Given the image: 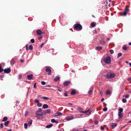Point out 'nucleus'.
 <instances>
[{
  "label": "nucleus",
  "mask_w": 131,
  "mask_h": 131,
  "mask_svg": "<svg viewBox=\"0 0 131 131\" xmlns=\"http://www.w3.org/2000/svg\"><path fill=\"white\" fill-rule=\"evenodd\" d=\"M34 87L35 89L36 88V83H35L34 85Z\"/></svg>",
  "instance_id": "46"
},
{
  "label": "nucleus",
  "mask_w": 131,
  "mask_h": 131,
  "mask_svg": "<svg viewBox=\"0 0 131 131\" xmlns=\"http://www.w3.org/2000/svg\"><path fill=\"white\" fill-rule=\"evenodd\" d=\"M30 41L32 43H34L35 42L34 40V39H32L30 40Z\"/></svg>",
  "instance_id": "42"
},
{
  "label": "nucleus",
  "mask_w": 131,
  "mask_h": 131,
  "mask_svg": "<svg viewBox=\"0 0 131 131\" xmlns=\"http://www.w3.org/2000/svg\"><path fill=\"white\" fill-rule=\"evenodd\" d=\"M22 77V76L20 74L18 76V79H21Z\"/></svg>",
  "instance_id": "44"
},
{
  "label": "nucleus",
  "mask_w": 131,
  "mask_h": 131,
  "mask_svg": "<svg viewBox=\"0 0 131 131\" xmlns=\"http://www.w3.org/2000/svg\"><path fill=\"white\" fill-rule=\"evenodd\" d=\"M64 95L66 96H67V94L66 93H64Z\"/></svg>",
  "instance_id": "54"
},
{
  "label": "nucleus",
  "mask_w": 131,
  "mask_h": 131,
  "mask_svg": "<svg viewBox=\"0 0 131 131\" xmlns=\"http://www.w3.org/2000/svg\"><path fill=\"white\" fill-rule=\"evenodd\" d=\"M27 78L28 80H30L33 78V75L32 74L29 75L27 76Z\"/></svg>",
  "instance_id": "14"
},
{
  "label": "nucleus",
  "mask_w": 131,
  "mask_h": 131,
  "mask_svg": "<svg viewBox=\"0 0 131 131\" xmlns=\"http://www.w3.org/2000/svg\"><path fill=\"white\" fill-rule=\"evenodd\" d=\"M129 11V9L127 8H126L125 9V10L124 12L123 15L124 16L126 15L127 13Z\"/></svg>",
  "instance_id": "9"
},
{
  "label": "nucleus",
  "mask_w": 131,
  "mask_h": 131,
  "mask_svg": "<svg viewBox=\"0 0 131 131\" xmlns=\"http://www.w3.org/2000/svg\"><path fill=\"white\" fill-rule=\"evenodd\" d=\"M131 123V121H129L128 122V123Z\"/></svg>",
  "instance_id": "64"
},
{
  "label": "nucleus",
  "mask_w": 131,
  "mask_h": 131,
  "mask_svg": "<svg viewBox=\"0 0 131 131\" xmlns=\"http://www.w3.org/2000/svg\"><path fill=\"white\" fill-rule=\"evenodd\" d=\"M92 111L90 110H89L85 112H84L83 113H85L86 115H89L91 114Z\"/></svg>",
  "instance_id": "10"
},
{
  "label": "nucleus",
  "mask_w": 131,
  "mask_h": 131,
  "mask_svg": "<svg viewBox=\"0 0 131 131\" xmlns=\"http://www.w3.org/2000/svg\"><path fill=\"white\" fill-rule=\"evenodd\" d=\"M115 76V73H109L107 74L106 77L108 78L111 79L113 78Z\"/></svg>",
  "instance_id": "4"
},
{
  "label": "nucleus",
  "mask_w": 131,
  "mask_h": 131,
  "mask_svg": "<svg viewBox=\"0 0 131 131\" xmlns=\"http://www.w3.org/2000/svg\"><path fill=\"white\" fill-rule=\"evenodd\" d=\"M35 102L37 103V105L39 107H41L42 105V103L39 102V100L37 99H36L35 100Z\"/></svg>",
  "instance_id": "5"
},
{
  "label": "nucleus",
  "mask_w": 131,
  "mask_h": 131,
  "mask_svg": "<svg viewBox=\"0 0 131 131\" xmlns=\"http://www.w3.org/2000/svg\"><path fill=\"white\" fill-rule=\"evenodd\" d=\"M104 111H106L107 110V108L106 107L104 108L103 109Z\"/></svg>",
  "instance_id": "43"
},
{
  "label": "nucleus",
  "mask_w": 131,
  "mask_h": 131,
  "mask_svg": "<svg viewBox=\"0 0 131 131\" xmlns=\"http://www.w3.org/2000/svg\"><path fill=\"white\" fill-rule=\"evenodd\" d=\"M73 131H78L79 130L78 129H74L73 130Z\"/></svg>",
  "instance_id": "52"
},
{
  "label": "nucleus",
  "mask_w": 131,
  "mask_h": 131,
  "mask_svg": "<svg viewBox=\"0 0 131 131\" xmlns=\"http://www.w3.org/2000/svg\"><path fill=\"white\" fill-rule=\"evenodd\" d=\"M118 116L119 118H121L122 116V113L118 112Z\"/></svg>",
  "instance_id": "26"
},
{
  "label": "nucleus",
  "mask_w": 131,
  "mask_h": 131,
  "mask_svg": "<svg viewBox=\"0 0 131 131\" xmlns=\"http://www.w3.org/2000/svg\"><path fill=\"white\" fill-rule=\"evenodd\" d=\"M73 118V117L72 116H68L67 117L66 119L68 121H69Z\"/></svg>",
  "instance_id": "15"
},
{
  "label": "nucleus",
  "mask_w": 131,
  "mask_h": 131,
  "mask_svg": "<svg viewBox=\"0 0 131 131\" xmlns=\"http://www.w3.org/2000/svg\"><path fill=\"white\" fill-rule=\"evenodd\" d=\"M129 66L131 67V63H129Z\"/></svg>",
  "instance_id": "61"
},
{
  "label": "nucleus",
  "mask_w": 131,
  "mask_h": 131,
  "mask_svg": "<svg viewBox=\"0 0 131 131\" xmlns=\"http://www.w3.org/2000/svg\"><path fill=\"white\" fill-rule=\"evenodd\" d=\"M100 94H101V95H102V94H103V93H102V92L101 91L100 92Z\"/></svg>",
  "instance_id": "56"
},
{
  "label": "nucleus",
  "mask_w": 131,
  "mask_h": 131,
  "mask_svg": "<svg viewBox=\"0 0 131 131\" xmlns=\"http://www.w3.org/2000/svg\"><path fill=\"white\" fill-rule=\"evenodd\" d=\"M26 50H27L28 49V45H26Z\"/></svg>",
  "instance_id": "53"
},
{
  "label": "nucleus",
  "mask_w": 131,
  "mask_h": 131,
  "mask_svg": "<svg viewBox=\"0 0 131 131\" xmlns=\"http://www.w3.org/2000/svg\"><path fill=\"white\" fill-rule=\"evenodd\" d=\"M9 123V122L8 121H7L5 122V124H4V125L5 126H7Z\"/></svg>",
  "instance_id": "29"
},
{
  "label": "nucleus",
  "mask_w": 131,
  "mask_h": 131,
  "mask_svg": "<svg viewBox=\"0 0 131 131\" xmlns=\"http://www.w3.org/2000/svg\"><path fill=\"white\" fill-rule=\"evenodd\" d=\"M123 109L122 108H120L119 109V112L122 113L123 111Z\"/></svg>",
  "instance_id": "30"
},
{
  "label": "nucleus",
  "mask_w": 131,
  "mask_h": 131,
  "mask_svg": "<svg viewBox=\"0 0 131 131\" xmlns=\"http://www.w3.org/2000/svg\"><path fill=\"white\" fill-rule=\"evenodd\" d=\"M96 49L99 50L102 49V47H100V46H98V47H96Z\"/></svg>",
  "instance_id": "25"
},
{
  "label": "nucleus",
  "mask_w": 131,
  "mask_h": 131,
  "mask_svg": "<svg viewBox=\"0 0 131 131\" xmlns=\"http://www.w3.org/2000/svg\"><path fill=\"white\" fill-rule=\"evenodd\" d=\"M122 101L123 103H125L126 102L127 100L126 99L124 98H123L122 100Z\"/></svg>",
  "instance_id": "32"
},
{
  "label": "nucleus",
  "mask_w": 131,
  "mask_h": 131,
  "mask_svg": "<svg viewBox=\"0 0 131 131\" xmlns=\"http://www.w3.org/2000/svg\"><path fill=\"white\" fill-rule=\"evenodd\" d=\"M91 25L92 27H95L96 25V24L94 22H92L91 23Z\"/></svg>",
  "instance_id": "21"
},
{
  "label": "nucleus",
  "mask_w": 131,
  "mask_h": 131,
  "mask_svg": "<svg viewBox=\"0 0 131 131\" xmlns=\"http://www.w3.org/2000/svg\"><path fill=\"white\" fill-rule=\"evenodd\" d=\"M19 101H16V103L17 104H18L19 103Z\"/></svg>",
  "instance_id": "55"
},
{
  "label": "nucleus",
  "mask_w": 131,
  "mask_h": 131,
  "mask_svg": "<svg viewBox=\"0 0 131 131\" xmlns=\"http://www.w3.org/2000/svg\"><path fill=\"white\" fill-rule=\"evenodd\" d=\"M44 45V43H42L41 45V48H42V47H43V46Z\"/></svg>",
  "instance_id": "50"
},
{
  "label": "nucleus",
  "mask_w": 131,
  "mask_h": 131,
  "mask_svg": "<svg viewBox=\"0 0 131 131\" xmlns=\"http://www.w3.org/2000/svg\"><path fill=\"white\" fill-rule=\"evenodd\" d=\"M51 121L52 123H58L57 121H56L55 119H51Z\"/></svg>",
  "instance_id": "22"
},
{
  "label": "nucleus",
  "mask_w": 131,
  "mask_h": 131,
  "mask_svg": "<svg viewBox=\"0 0 131 131\" xmlns=\"http://www.w3.org/2000/svg\"><path fill=\"white\" fill-rule=\"evenodd\" d=\"M70 82L69 81H66L64 82L63 83L64 85L65 86H67L69 83Z\"/></svg>",
  "instance_id": "16"
},
{
  "label": "nucleus",
  "mask_w": 131,
  "mask_h": 131,
  "mask_svg": "<svg viewBox=\"0 0 131 131\" xmlns=\"http://www.w3.org/2000/svg\"><path fill=\"white\" fill-rule=\"evenodd\" d=\"M3 127V123H1L0 124V128H2Z\"/></svg>",
  "instance_id": "45"
},
{
  "label": "nucleus",
  "mask_w": 131,
  "mask_h": 131,
  "mask_svg": "<svg viewBox=\"0 0 131 131\" xmlns=\"http://www.w3.org/2000/svg\"><path fill=\"white\" fill-rule=\"evenodd\" d=\"M28 114V112L27 111H26L25 112V116H27Z\"/></svg>",
  "instance_id": "37"
},
{
  "label": "nucleus",
  "mask_w": 131,
  "mask_h": 131,
  "mask_svg": "<svg viewBox=\"0 0 131 131\" xmlns=\"http://www.w3.org/2000/svg\"><path fill=\"white\" fill-rule=\"evenodd\" d=\"M93 32L94 33H97V31L95 30H94Z\"/></svg>",
  "instance_id": "51"
},
{
  "label": "nucleus",
  "mask_w": 131,
  "mask_h": 131,
  "mask_svg": "<svg viewBox=\"0 0 131 131\" xmlns=\"http://www.w3.org/2000/svg\"><path fill=\"white\" fill-rule=\"evenodd\" d=\"M101 129L102 130H103L104 129V127L102 126L101 127Z\"/></svg>",
  "instance_id": "48"
},
{
  "label": "nucleus",
  "mask_w": 131,
  "mask_h": 131,
  "mask_svg": "<svg viewBox=\"0 0 131 131\" xmlns=\"http://www.w3.org/2000/svg\"><path fill=\"white\" fill-rule=\"evenodd\" d=\"M93 88L91 87L89 91V95H91L92 94V92L93 90Z\"/></svg>",
  "instance_id": "18"
},
{
  "label": "nucleus",
  "mask_w": 131,
  "mask_h": 131,
  "mask_svg": "<svg viewBox=\"0 0 131 131\" xmlns=\"http://www.w3.org/2000/svg\"><path fill=\"white\" fill-rule=\"evenodd\" d=\"M20 61L21 62H23V60L21 59L20 60Z\"/></svg>",
  "instance_id": "59"
},
{
  "label": "nucleus",
  "mask_w": 131,
  "mask_h": 131,
  "mask_svg": "<svg viewBox=\"0 0 131 131\" xmlns=\"http://www.w3.org/2000/svg\"><path fill=\"white\" fill-rule=\"evenodd\" d=\"M103 61L105 63L110 64V63L111 62V58L109 56H107L104 59Z\"/></svg>",
  "instance_id": "2"
},
{
  "label": "nucleus",
  "mask_w": 131,
  "mask_h": 131,
  "mask_svg": "<svg viewBox=\"0 0 131 131\" xmlns=\"http://www.w3.org/2000/svg\"><path fill=\"white\" fill-rule=\"evenodd\" d=\"M32 121L31 120L28 123V124L29 126H30L32 124Z\"/></svg>",
  "instance_id": "27"
},
{
  "label": "nucleus",
  "mask_w": 131,
  "mask_h": 131,
  "mask_svg": "<svg viewBox=\"0 0 131 131\" xmlns=\"http://www.w3.org/2000/svg\"><path fill=\"white\" fill-rule=\"evenodd\" d=\"M74 29L77 30H80L82 29V26L79 24H76L74 26Z\"/></svg>",
  "instance_id": "3"
},
{
  "label": "nucleus",
  "mask_w": 131,
  "mask_h": 131,
  "mask_svg": "<svg viewBox=\"0 0 131 131\" xmlns=\"http://www.w3.org/2000/svg\"><path fill=\"white\" fill-rule=\"evenodd\" d=\"M104 99L103 98H102L101 100V101H102V102H103L104 101Z\"/></svg>",
  "instance_id": "57"
},
{
  "label": "nucleus",
  "mask_w": 131,
  "mask_h": 131,
  "mask_svg": "<svg viewBox=\"0 0 131 131\" xmlns=\"http://www.w3.org/2000/svg\"><path fill=\"white\" fill-rule=\"evenodd\" d=\"M46 71L47 72H48V75H51V71L50 68L49 67L47 68V67H46Z\"/></svg>",
  "instance_id": "7"
},
{
  "label": "nucleus",
  "mask_w": 131,
  "mask_h": 131,
  "mask_svg": "<svg viewBox=\"0 0 131 131\" xmlns=\"http://www.w3.org/2000/svg\"><path fill=\"white\" fill-rule=\"evenodd\" d=\"M3 71H4L5 73H8L10 72L11 70L9 68H8L4 70H3Z\"/></svg>",
  "instance_id": "8"
},
{
  "label": "nucleus",
  "mask_w": 131,
  "mask_h": 131,
  "mask_svg": "<svg viewBox=\"0 0 131 131\" xmlns=\"http://www.w3.org/2000/svg\"><path fill=\"white\" fill-rule=\"evenodd\" d=\"M77 110L80 113H84L83 110L82 108L79 107L77 108Z\"/></svg>",
  "instance_id": "12"
},
{
  "label": "nucleus",
  "mask_w": 131,
  "mask_h": 131,
  "mask_svg": "<svg viewBox=\"0 0 131 131\" xmlns=\"http://www.w3.org/2000/svg\"><path fill=\"white\" fill-rule=\"evenodd\" d=\"M129 95L127 94V95H125L124 96L126 98H128L129 97Z\"/></svg>",
  "instance_id": "36"
},
{
  "label": "nucleus",
  "mask_w": 131,
  "mask_h": 131,
  "mask_svg": "<svg viewBox=\"0 0 131 131\" xmlns=\"http://www.w3.org/2000/svg\"><path fill=\"white\" fill-rule=\"evenodd\" d=\"M47 113H49L51 111L50 110V109H48L47 110Z\"/></svg>",
  "instance_id": "47"
},
{
  "label": "nucleus",
  "mask_w": 131,
  "mask_h": 131,
  "mask_svg": "<svg viewBox=\"0 0 131 131\" xmlns=\"http://www.w3.org/2000/svg\"><path fill=\"white\" fill-rule=\"evenodd\" d=\"M41 84L42 85H45L46 84V83L44 81H41Z\"/></svg>",
  "instance_id": "39"
},
{
  "label": "nucleus",
  "mask_w": 131,
  "mask_h": 131,
  "mask_svg": "<svg viewBox=\"0 0 131 131\" xmlns=\"http://www.w3.org/2000/svg\"><path fill=\"white\" fill-rule=\"evenodd\" d=\"M123 48L124 50H127V48L126 46H123Z\"/></svg>",
  "instance_id": "38"
},
{
  "label": "nucleus",
  "mask_w": 131,
  "mask_h": 131,
  "mask_svg": "<svg viewBox=\"0 0 131 131\" xmlns=\"http://www.w3.org/2000/svg\"><path fill=\"white\" fill-rule=\"evenodd\" d=\"M42 36H40L38 38V39L39 40L40 39L42 38Z\"/></svg>",
  "instance_id": "49"
},
{
  "label": "nucleus",
  "mask_w": 131,
  "mask_h": 131,
  "mask_svg": "<svg viewBox=\"0 0 131 131\" xmlns=\"http://www.w3.org/2000/svg\"><path fill=\"white\" fill-rule=\"evenodd\" d=\"M37 34L38 35H41L42 33L40 29H38L36 31Z\"/></svg>",
  "instance_id": "13"
},
{
  "label": "nucleus",
  "mask_w": 131,
  "mask_h": 131,
  "mask_svg": "<svg viewBox=\"0 0 131 131\" xmlns=\"http://www.w3.org/2000/svg\"><path fill=\"white\" fill-rule=\"evenodd\" d=\"M62 113H61L60 112H57L56 113H55L54 116H60L62 115Z\"/></svg>",
  "instance_id": "11"
},
{
  "label": "nucleus",
  "mask_w": 131,
  "mask_h": 131,
  "mask_svg": "<svg viewBox=\"0 0 131 131\" xmlns=\"http://www.w3.org/2000/svg\"><path fill=\"white\" fill-rule=\"evenodd\" d=\"M7 117H3L2 120V121L5 122L7 121Z\"/></svg>",
  "instance_id": "24"
},
{
  "label": "nucleus",
  "mask_w": 131,
  "mask_h": 131,
  "mask_svg": "<svg viewBox=\"0 0 131 131\" xmlns=\"http://www.w3.org/2000/svg\"><path fill=\"white\" fill-rule=\"evenodd\" d=\"M36 116L38 119H40L43 118L42 110L41 108H39L38 110L36 111Z\"/></svg>",
  "instance_id": "1"
},
{
  "label": "nucleus",
  "mask_w": 131,
  "mask_h": 131,
  "mask_svg": "<svg viewBox=\"0 0 131 131\" xmlns=\"http://www.w3.org/2000/svg\"><path fill=\"white\" fill-rule=\"evenodd\" d=\"M76 93L75 91L74 90H72L71 92V94L72 95H73L75 94Z\"/></svg>",
  "instance_id": "17"
},
{
  "label": "nucleus",
  "mask_w": 131,
  "mask_h": 131,
  "mask_svg": "<svg viewBox=\"0 0 131 131\" xmlns=\"http://www.w3.org/2000/svg\"><path fill=\"white\" fill-rule=\"evenodd\" d=\"M94 123L95 125H97L98 124V122L97 121H94Z\"/></svg>",
  "instance_id": "41"
},
{
  "label": "nucleus",
  "mask_w": 131,
  "mask_h": 131,
  "mask_svg": "<svg viewBox=\"0 0 131 131\" xmlns=\"http://www.w3.org/2000/svg\"><path fill=\"white\" fill-rule=\"evenodd\" d=\"M128 81H130L131 80V78H129L128 79Z\"/></svg>",
  "instance_id": "58"
},
{
  "label": "nucleus",
  "mask_w": 131,
  "mask_h": 131,
  "mask_svg": "<svg viewBox=\"0 0 131 131\" xmlns=\"http://www.w3.org/2000/svg\"><path fill=\"white\" fill-rule=\"evenodd\" d=\"M48 106L46 104H44L43 105V107L44 109L47 108H48Z\"/></svg>",
  "instance_id": "20"
},
{
  "label": "nucleus",
  "mask_w": 131,
  "mask_h": 131,
  "mask_svg": "<svg viewBox=\"0 0 131 131\" xmlns=\"http://www.w3.org/2000/svg\"><path fill=\"white\" fill-rule=\"evenodd\" d=\"M46 86V87H50V85H48L47 86Z\"/></svg>",
  "instance_id": "62"
},
{
  "label": "nucleus",
  "mask_w": 131,
  "mask_h": 131,
  "mask_svg": "<svg viewBox=\"0 0 131 131\" xmlns=\"http://www.w3.org/2000/svg\"><path fill=\"white\" fill-rule=\"evenodd\" d=\"M122 55V54L121 53H119L117 56V58H119V57L121 56Z\"/></svg>",
  "instance_id": "35"
},
{
  "label": "nucleus",
  "mask_w": 131,
  "mask_h": 131,
  "mask_svg": "<svg viewBox=\"0 0 131 131\" xmlns=\"http://www.w3.org/2000/svg\"><path fill=\"white\" fill-rule=\"evenodd\" d=\"M111 91L109 90H108L106 92V94L107 95L111 94Z\"/></svg>",
  "instance_id": "23"
},
{
  "label": "nucleus",
  "mask_w": 131,
  "mask_h": 131,
  "mask_svg": "<svg viewBox=\"0 0 131 131\" xmlns=\"http://www.w3.org/2000/svg\"><path fill=\"white\" fill-rule=\"evenodd\" d=\"M59 77L57 76V77L54 79V80L55 82H57L59 79Z\"/></svg>",
  "instance_id": "19"
},
{
  "label": "nucleus",
  "mask_w": 131,
  "mask_h": 131,
  "mask_svg": "<svg viewBox=\"0 0 131 131\" xmlns=\"http://www.w3.org/2000/svg\"><path fill=\"white\" fill-rule=\"evenodd\" d=\"M24 127L26 129L27 128L28 125L26 123H25L24 124Z\"/></svg>",
  "instance_id": "31"
},
{
  "label": "nucleus",
  "mask_w": 131,
  "mask_h": 131,
  "mask_svg": "<svg viewBox=\"0 0 131 131\" xmlns=\"http://www.w3.org/2000/svg\"><path fill=\"white\" fill-rule=\"evenodd\" d=\"M110 52L111 54H113L114 53V51L113 50H111Z\"/></svg>",
  "instance_id": "40"
},
{
  "label": "nucleus",
  "mask_w": 131,
  "mask_h": 131,
  "mask_svg": "<svg viewBox=\"0 0 131 131\" xmlns=\"http://www.w3.org/2000/svg\"><path fill=\"white\" fill-rule=\"evenodd\" d=\"M68 104H69V105H73V104H72L71 103H69Z\"/></svg>",
  "instance_id": "60"
},
{
  "label": "nucleus",
  "mask_w": 131,
  "mask_h": 131,
  "mask_svg": "<svg viewBox=\"0 0 131 131\" xmlns=\"http://www.w3.org/2000/svg\"><path fill=\"white\" fill-rule=\"evenodd\" d=\"M129 45H131V42L129 43Z\"/></svg>",
  "instance_id": "63"
},
{
  "label": "nucleus",
  "mask_w": 131,
  "mask_h": 131,
  "mask_svg": "<svg viewBox=\"0 0 131 131\" xmlns=\"http://www.w3.org/2000/svg\"><path fill=\"white\" fill-rule=\"evenodd\" d=\"M29 48L30 50H32V49H33V47L32 45H30L29 46Z\"/></svg>",
  "instance_id": "34"
},
{
  "label": "nucleus",
  "mask_w": 131,
  "mask_h": 131,
  "mask_svg": "<svg viewBox=\"0 0 131 131\" xmlns=\"http://www.w3.org/2000/svg\"><path fill=\"white\" fill-rule=\"evenodd\" d=\"M52 124H51L50 125H47L46 126V127L47 128H49L51 127L52 126Z\"/></svg>",
  "instance_id": "28"
},
{
  "label": "nucleus",
  "mask_w": 131,
  "mask_h": 131,
  "mask_svg": "<svg viewBox=\"0 0 131 131\" xmlns=\"http://www.w3.org/2000/svg\"><path fill=\"white\" fill-rule=\"evenodd\" d=\"M42 98L44 100H47L49 99V98L48 97H43Z\"/></svg>",
  "instance_id": "33"
},
{
  "label": "nucleus",
  "mask_w": 131,
  "mask_h": 131,
  "mask_svg": "<svg viewBox=\"0 0 131 131\" xmlns=\"http://www.w3.org/2000/svg\"><path fill=\"white\" fill-rule=\"evenodd\" d=\"M117 124L116 123H111L110 125V127L112 129H114L117 126Z\"/></svg>",
  "instance_id": "6"
}]
</instances>
